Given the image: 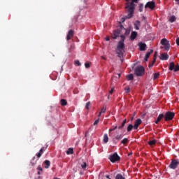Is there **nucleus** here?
Listing matches in <instances>:
<instances>
[{"mask_svg":"<svg viewBox=\"0 0 179 179\" xmlns=\"http://www.w3.org/2000/svg\"><path fill=\"white\" fill-rule=\"evenodd\" d=\"M124 90H125V93H129V92H131V88H129V87H126L125 88H124Z\"/></svg>","mask_w":179,"mask_h":179,"instance_id":"nucleus-36","label":"nucleus"},{"mask_svg":"<svg viewBox=\"0 0 179 179\" xmlns=\"http://www.w3.org/2000/svg\"><path fill=\"white\" fill-rule=\"evenodd\" d=\"M121 143L122 145H127V143H128V138H124L122 141H121Z\"/></svg>","mask_w":179,"mask_h":179,"instance_id":"nucleus-32","label":"nucleus"},{"mask_svg":"<svg viewBox=\"0 0 179 179\" xmlns=\"http://www.w3.org/2000/svg\"><path fill=\"white\" fill-rule=\"evenodd\" d=\"M105 40H106V41H110V37H106V38H105Z\"/></svg>","mask_w":179,"mask_h":179,"instance_id":"nucleus-48","label":"nucleus"},{"mask_svg":"<svg viewBox=\"0 0 179 179\" xmlns=\"http://www.w3.org/2000/svg\"><path fill=\"white\" fill-rule=\"evenodd\" d=\"M44 163L45 164V169H49L50 166L51 165V162L49 160H45Z\"/></svg>","mask_w":179,"mask_h":179,"instance_id":"nucleus-19","label":"nucleus"},{"mask_svg":"<svg viewBox=\"0 0 179 179\" xmlns=\"http://www.w3.org/2000/svg\"><path fill=\"white\" fill-rule=\"evenodd\" d=\"M176 65L174 64L173 62H171L169 64V71H174Z\"/></svg>","mask_w":179,"mask_h":179,"instance_id":"nucleus-20","label":"nucleus"},{"mask_svg":"<svg viewBox=\"0 0 179 179\" xmlns=\"http://www.w3.org/2000/svg\"><path fill=\"white\" fill-rule=\"evenodd\" d=\"M139 27H141V22L139 20H136L134 22V28L136 30H139Z\"/></svg>","mask_w":179,"mask_h":179,"instance_id":"nucleus-16","label":"nucleus"},{"mask_svg":"<svg viewBox=\"0 0 179 179\" xmlns=\"http://www.w3.org/2000/svg\"><path fill=\"white\" fill-rule=\"evenodd\" d=\"M117 128H118V126L115 125V126H113L112 128H110L109 129V133L110 132H113V131H115V129H117Z\"/></svg>","mask_w":179,"mask_h":179,"instance_id":"nucleus-31","label":"nucleus"},{"mask_svg":"<svg viewBox=\"0 0 179 179\" xmlns=\"http://www.w3.org/2000/svg\"><path fill=\"white\" fill-rule=\"evenodd\" d=\"M44 149H45H45H47V148H44Z\"/></svg>","mask_w":179,"mask_h":179,"instance_id":"nucleus-57","label":"nucleus"},{"mask_svg":"<svg viewBox=\"0 0 179 179\" xmlns=\"http://www.w3.org/2000/svg\"><path fill=\"white\" fill-rule=\"evenodd\" d=\"M106 107L103 106V107L101 108V112H100V114H103V113H106Z\"/></svg>","mask_w":179,"mask_h":179,"instance_id":"nucleus-39","label":"nucleus"},{"mask_svg":"<svg viewBox=\"0 0 179 179\" xmlns=\"http://www.w3.org/2000/svg\"><path fill=\"white\" fill-rule=\"evenodd\" d=\"M156 140L150 141L148 145H150V146H153V145H156Z\"/></svg>","mask_w":179,"mask_h":179,"instance_id":"nucleus-27","label":"nucleus"},{"mask_svg":"<svg viewBox=\"0 0 179 179\" xmlns=\"http://www.w3.org/2000/svg\"><path fill=\"white\" fill-rule=\"evenodd\" d=\"M121 126L124 128L125 127V123H122Z\"/></svg>","mask_w":179,"mask_h":179,"instance_id":"nucleus-50","label":"nucleus"},{"mask_svg":"<svg viewBox=\"0 0 179 179\" xmlns=\"http://www.w3.org/2000/svg\"><path fill=\"white\" fill-rule=\"evenodd\" d=\"M38 176H40V174H41V173L40 171H38Z\"/></svg>","mask_w":179,"mask_h":179,"instance_id":"nucleus-54","label":"nucleus"},{"mask_svg":"<svg viewBox=\"0 0 179 179\" xmlns=\"http://www.w3.org/2000/svg\"><path fill=\"white\" fill-rule=\"evenodd\" d=\"M85 68L89 69V68H90V63H85Z\"/></svg>","mask_w":179,"mask_h":179,"instance_id":"nucleus-43","label":"nucleus"},{"mask_svg":"<svg viewBox=\"0 0 179 179\" xmlns=\"http://www.w3.org/2000/svg\"><path fill=\"white\" fill-rule=\"evenodd\" d=\"M37 169H38L39 171H43V168H41V166H38Z\"/></svg>","mask_w":179,"mask_h":179,"instance_id":"nucleus-46","label":"nucleus"},{"mask_svg":"<svg viewBox=\"0 0 179 179\" xmlns=\"http://www.w3.org/2000/svg\"><path fill=\"white\" fill-rule=\"evenodd\" d=\"M80 166L83 170H86V167H87V165L85 162H83L82 163H80Z\"/></svg>","mask_w":179,"mask_h":179,"instance_id":"nucleus-21","label":"nucleus"},{"mask_svg":"<svg viewBox=\"0 0 179 179\" xmlns=\"http://www.w3.org/2000/svg\"><path fill=\"white\" fill-rule=\"evenodd\" d=\"M123 124H127V119H125L123 122H122Z\"/></svg>","mask_w":179,"mask_h":179,"instance_id":"nucleus-49","label":"nucleus"},{"mask_svg":"<svg viewBox=\"0 0 179 179\" xmlns=\"http://www.w3.org/2000/svg\"><path fill=\"white\" fill-rule=\"evenodd\" d=\"M163 118H164V114L163 113L159 114L157 120H155V124H159V122H160L161 120H163Z\"/></svg>","mask_w":179,"mask_h":179,"instance_id":"nucleus-15","label":"nucleus"},{"mask_svg":"<svg viewBox=\"0 0 179 179\" xmlns=\"http://www.w3.org/2000/svg\"><path fill=\"white\" fill-rule=\"evenodd\" d=\"M74 35H75V31L73 29L69 30L66 36L67 41H69V40H71V38H72Z\"/></svg>","mask_w":179,"mask_h":179,"instance_id":"nucleus-10","label":"nucleus"},{"mask_svg":"<svg viewBox=\"0 0 179 179\" xmlns=\"http://www.w3.org/2000/svg\"><path fill=\"white\" fill-rule=\"evenodd\" d=\"M125 51V43L124 42H118L116 48V54H117V57L121 58L124 55V52Z\"/></svg>","mask_w":179,"mask_h":179,"instance_id":"nucleus-3","label":"nucleus"},{"mask_svg":"<svg viewBox=\"0 0 179 179\" xmlns=\"http://www.w3.org/2000/svg\"><path fill=\"white\" fill-rule=\"evenodd\" d=\"M115 179H125V178L122 176V175H121L120 173H118L117 175H116Z\"/></svg>","mask_w":179,"mask_h":179,"instance_id":"nucleus-28","label":"nucleus"},{"mask_svg":"<svg viewBox=\"0 0 179 179\" xmlns=\"http://www.w3.org/2000/svg\"><path fill=\"white\" fill-rule=\"evenodd\" d=\"M174 72H178L179 71V65L177 64L176 66H175V68L173 69Z\"/></svg>","mask_w":179,"mask_h":179,"instance_id":"nucleus-37","label":"nucleus"},{"mask_svg":"<svg viewBox=\"0 0 179 179\" xmlns=\"http://www.w3.org/2000/svg\"><path fill=\"white\" fill-rule=\"evenodd\" d=\"M141 124H142V120L137 119L134 122V129H138V128H139V125H141Z\"/></svg>","mask_w":179,"mask_h":179,"instance_id":"nucleus-11","label":"nucleus"},{"mask_svg":"<svg viewBox=\"0 0 179 179\" xmlns=\"http://www.w3.org/2000/svg\"><path fill=\"white\" fill-rule=\"evenodd\" d=\"M113 92H114V88H112V89L109 91V94H113Z\"/></svg>","mask_w":179,"mask_h":179,"instance_id":"nucleus-45","label":"nucleus"},{"mask_svg":"<svg viewBox=\"0 0 179 179\" xmlns=\"http://www.w3.org/2000/svg\"><path fill=\"white\" fill-rule=\"evenodd\" d=\"M130 34H131V29L129 28L125 29L124 26L120 24V28L113 31V38L115 40L117 37H120V34H124V35L120 36L121 41H119V42L124 43V41H125V36H129Z\"/></svg>","mask_w":179,"mask_h":179,"instance_id":"nucleus-1","label":"nucleus"},{"mask_svg":"<svg viewBox=\"0 0 179 179\" xmlns=\"http://www.w3.org/2000/svg\"><path fill=\"white\" fill-rule=\"evenodd\" d=\"M115 139H117V141H120V139H122V134H118L115 136Z\"/></svg>","mask_w":179,"mask_h":179,"instance_id":"nucleus-35","label":"nucleus"},{"mask_svg":"<svg viewBox=\"0 0 179 179\" xmlns=\"http://www.w3.org/2000/svg\"><path fill=\"white\" fill-rule=\"evenodd\" d=\"M127 80H134V74H129L127 76Z\"/></svg>","mask_w":179,"mask_h":179,"instance_id":"nucleus-24","label":"nucleus"},{"mask_svg":"<svg viewBox=\"0 0 179 179\" xmlns=\"http://www.w3.org/2000/svg\"><path fill=\"white\" fill-rule=\"evenodd\" d=\"M161 44L162 45L164 46L165 51H169L170 50V42L167 41L166 38H162L161 40Z\"/></svg>","mask_w":179,"mask_h":179,"instance_id":"nucleus-6","label":"nucleus"},{"mask_svg":"<svg viewBox=\"0 0 179 179\" xmlns=\"http://www.w3.org/2000/svg\"><path fill=\"white\" fill-rule=\"evenodd\" d=\"M138 10H139V12H143V3L139 5Z\"/></svg>","mask_w":179,"mask_h":179,"instance_id":"nucleus-33","label":"nucleus"},{"mask_svg":"<svg viewBox=\"0 0 179 179\" xmlns=\"http://www.w3.org/2000/svg\"><path fill=\"white\" fill-rule=\"evenodd\" d=\"M151 54H153V50H152V49L146 53L145 57V62H148V59H149V57H150Z\"/></svg>","mask_w":179,"mask_h":179,"instance_id":"nucleus-17","label":"nucleus"},{"mask_svg":"<svg viewBox=\"0 0 179 179\" xmlns=\"http://www.w3.org/2000/svg\"><path fill=\"white\" fill-rule=\"evenodd\" d=\"M176 2H177V5H179V0H175Z\"/></svg>","mask_w":179,"mask_h":179,"instance_id":"nucleus-52","label":"nucleus"},{"mask_svg":"<svg viewBox=\"0 0 179 179\" xmlns=\"http://www.w3.org/2000/svg\"><path fill=\"white\" fill-rule=\"evenodd\" d=\"M169 58V56L167 53H162L159 57V59H162V61H167Z\"/></svg>","mask_w":179,"mask_h":179,"instance_id":"nucleus-12","label":"nucleus"},{"mask_svg":"<svg viewBox=\"0 0 179 179\" xmlns=\"http://www.w3.org/2000/svg\"><path fill=\"white\" fill-rule=\"evenodd\" d=\"M145 9L148 8L149 9H151V10H153L155 8H156V4L155 3V1H148L145 6Z\"/></svg>","mask_w":179,"mask_h":179,"instance_id":"nucleus-8","label":"nucleus"},{"mask_svg":"<svg viewBox=\"0 0 179 179\" xmlns=\"http://www.w3.org/2000/svg\"><path fill=\"white\" fill-rule=\"evenodd\" d=\"M89 106H90V101H88V102L86 103V105H85V108H86L87 110H89V109H90V108H89Z\"/></svg>","mask_w":179,"mask_h":179,"instance_id":"nucleus-41","label":"nucleus"},{"mask_svg":"<svg viewBox=\"0 0 179 179\" xmlns=\"http://www.w3.org/2000/svg\"><path fill=\"white\" fill-rule=\"evenodd\" d=\"M176 44L179 45V37L176 38Z\"/></svg>","mask_w":179,"mask_h":179,"instance_id":"nucleus-47","label":"nucleus"},{"mask_svg":"<svg viewBox=\"0 0 179 179\" xmlns=\"http://www.w3.org/2000/svg\"><path fill=\"white\" fill-rule=\"evenodd\" d=\"M106 178L110 179V176H106Z\"/></svg>","mask_w":179,"mask_h":179,"instance_id":"nucleus-53","label":"nucleus"},{"mask_svg":"<svg viewBox=\"0 0 179 179\" xmlns=\"http://www.w3.org/2000/svg\"><path fill=\"white\" fill-rule=\"evenodd\" d=\"M156 59H157V52H155L154 53V56H153L154 62H156Z\"/></svg>","mask_w":179,"mask_h":179,"instance_id":"nucleus-34","label":"nucleus"},{"mask_svg":"<svg viewBox=\"0 0 179 179\" xmlns=\"http://www.w3.org/2000/svg\"><path fill=\"white\" fill-rule=\"evenodd\" d=\"M136 37H138V32L134 31L131 32L129 38H130L131 41H134V40H135V38H136Z\"/></svg>","mask_w":179,"mask_h":179,"instance_id":"nucleus-13","label":"nucleus"},{"mask_svg":"<svg viewBox=\"0 0 179 179\" xmlns=\"http://www.w3.org/2000/svg\"><path fill=\"white\" fill-rule=\"evenodd\" d=\"M101 114H100V113H99V117H101Z\"/></svg>","mask_w":179,"mask_h":179,"instance_id":"nucleus-55","label":"nucleus"},{"mask_svg":"<svg viewBox=\"0 0 179 179\" xmlns=\"http://www.w3.org/2000/svg\"><path fill=\"white\" fill-rule=\"evenodd\" d=\"M126 9L127 12L128 13L127 17H132L134 16V12L135 10V3H138L139 2V0H126Z\"/></svg>","mask_w":179,"mask_h":179,"instance_id":"nucleus-2","label":"nucleus"},{"mask_svg":"<svg viewBox=\"0 0 179 179\" xmlns=\"http://www.w3.org/2000/svg\"><path fill=\"white\" fill-rule=\"evenodd\" d=\"M99 119H97L96 120H95V122H94V125H97V124H99Z\"/></svg>","mask_w":179,"mask_h":179,"instance_id":"nucleus-44","label":"nucleus"},{"mask_svg":"<svg viewBox=\"0 0 179 179\" xmlns=\"http://www.w3.org/2000/svg\"><path fill=\"white\" fill-rule=\"evenodd\" d=\"M103 142L104 143H107L108 142V136L107 134H104L103 136Z\"/></svg>","mask_w":179,"mask_h":179,"instance_id":"nucleus-26","label":"nucleus"},{"mask_svg":"<svg viewBox=\"0 0 179 179\" xmlns=\"http://www.w3.org/2000/svg\"><path fill=\"white\" fill-rule=\"evenodd\" d=\"M134 126L132 124H129L127 127V132H131V131L134 129Z\"/></svg>","mask_w":179,"mask_h":179,"instance_id":"nucleus-23","label":"nucleus"},{"mask_svg":"<svg viewBox=\"0 0 179 179\" xmlns=\"http://www.w3.org/2000/svg\"><path fill=\"white\" fill-rule=\"evenodd\" d=\"M159 76H160V73H154V77H153V80H156V79L159 78Z\"/></svg>","mask_w":179,"mask_h":179,"instance_id":"nucleus-29","label":"nucleus"},{"mask_svg":"<svg viewBox=\"0 0 179 179\" xmlns=\"http://www.w3.org/2000/svg\"><path fill=\"white\" fill-rule=\"evenodd\" d=\"M60 104H61V106H66V104H68V102L65 99H61Z\"/></svg>","mask_w":179,"mask_h":179,"instance_id":"nucleus-22","label":"nucleus"},{"mask_svg":"<svg viewBox=\"0 0 179 179\" xmlns=\"http://www.w3.org/2000/svg\"><path fill=\"white\" fill-rule=\"evenodd\" d=\"M136 76H143L145 75V68L142 66H138L134 69Z\"/></svg>","mask_w":179,"mask_h":179,"instance_id":"nucleus-4","label":"nucleus"},{"mask_svg":"<svg viewBox=\"0 0 179 179\" xmlns=\"http://www.w3.org/2000/svg\"><path fill=\"white\" fill-rule=\"evenodd\" d=\"M140 51H145L146 50V44L143 43H140L138 44Z\"/></svg>","mask_w":179,"mask_h":179,"instance_id":"nucleus-14","label":"nucleus"},{"mask_svg":"<svg viewBox=\"0 0 179 179\" xmlns=\"http://www.w3.org/2000/svg\"><path fill=\"white\" fill-rule=\"evenodd\" d=\"M127 19H131V17H128V14L126 17L122 18V22H124Z\"/></svg>","mask_w":179,"mask_h":179,"instance_id":"nucleus-38","label":"nucleus"},{"mask_svg":"<svg viewBox=\"0 0 179 179\" xmlns=\"http://www.w3.org/2000/svg\"><path fill=\"white\" fill-rule=\"evenodd\" d=\"M117 128H118V129H122L123 127L120 125Z\"/></svg>","mask_w":179,"mask_h":179,"instance_id":"nucleus-51","label":"nucleus"},{"mask_svg":"<svg viewBox=\"0 0 179 179\" xmlns=\"http://www.w3.org/2000/svg\"><path fill=\"white\" fill-rule=\"evenodd\" d=\"M121 157L118 156L117 152H115L113 155H110L109 160H110L111 163H115V162H120Z\"/></svg>","mask_w":179,"mask_h":179,"instance_id":"nucleus-7","label":"nucleus"},{"mask_svg":"<svg viewBox=\"0 0 179 179\" xmlns=\"http://www.w3.org/2000/svg\"><path fill=\"white\" fill-rule=\"evenodd\" d=\"M176 20V16L173 15L170 17L169 19V22H171V23H174V21Z\"/></svg>","mask_w":179,"mask_h":179,"instance_id":"nucleus-30","label":"nucleus"},{"mask_svg":"<svg viewBox=\"0 0 179 179\" xmlns=\"http://www.w3.org/2000/svg\"><path fill=\"white\" fill-rule=\"evenodd\" d=\"M179 162L178 161L173 159L171 164H169V168L176 170V168L178 166Z\"/></svg>","mask_w":179,"mask_h":179,"instance_id":"nucleus-9","label":"nucleus"},{"mask_svg":"<svg viewBox=\"0 0 179 179\" xmlns=\"http://www.w3.org/2000/svg\"><path fill=\"white\" fill-rule=\"evenodd\" d=\"M155 65V60H153L151 63L149 64V68H152Z\"/></svg>","mask_w":179,"mask_h":179,"instance_id":"nucleus-42","label":"nucleus"},{"mask_svg":"<svg viewBox=\"0 0 179 179\" xmlns=\"http://www.w3.org/2000/svg\"><path fill=\"white\" fill-rule=\"evenodd\" d=\"M44 150H45V149H44V148H42L40 150L38 154H36L38 159H40V157H41L43 153H44Z\"/></svg>","mask_w":179,"mask_h":179,"instance_id":"nucleus-18","label":"nucleus"},{"mask_svg":"<svg viewBox=\"0 0 179 179\" xmlns=\"http://www.w3.org/2000/svg\"><path fill=\"white\" fill-rule=\"evenodd\" d=\"M75 64L76 65H78V66H80L81 65L80 62H79V60H76Z\"/></svg>","mask_w":179,"mask_h":179,"instance_id":"nucleus-40","label":"nucleus"},{"mask_svg":"<svg viewBox=\"0 0 179 179\" xmlns=\"http://www.w3.org/2000/svg\"><path fill=\"white\" fill-rule=\"evenodd\" d=\"M102 59H106V58H104V57H102Z\"/></svg>","mask_w":179,"mask_h":179,"instance_id":"nucleus-56","label":"nucleus"},{"mask_svg":"<svg viewBox=\"0 0 179 179\" xmlns=\"http://www.w3.org/2000/svg\"><path fill=\"white\" fill-rule=\"evenodd\" d=\"M66 155H73V148H69Z\"/></svg>","mask_w":179,"mask_h":179,"instance_id":"nucleus-25","label":"nucleus"},{"mask_svg":"<svg viewBox=\"0 0 179 179\" xmlns=\"http://www.w3.org/2000/svg\"><path fill=\"white\" fill-rule=\"evenodd\" d=\"M176 113L174 112L168 111L164 115V120L165 121H171L173 118H174Z\"/></svg>","mask_w":179,"mask_h":179,"instance_id":"nucleus-5","label":"nucleus"},{"mask_svg":"<svg viewBox=\"0 0 179 179\" xmlns=\"http://www.w3.org/2000/svg\"><path fill=\"white\" fill-rule=\"evenodd\" d=\"M131 154H129V156H131Z\"/></svg>","mask_w":179,"mask_h":179,"instance_id":"nucleus-58","label":"nucleus"}]
</instances>
